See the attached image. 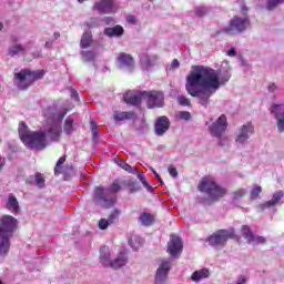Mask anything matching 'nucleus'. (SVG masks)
Segmentation results:
<instances>
[{
    "label": "nucleus",
    "instance_id": "1",
    "mask_svg": "<svg viewBox=\"0 0 284 284\" xmlns=\"http://www.w3.org/2000/svg\"><path fill=\"white\" fill-rule=\"evenodd\" d=\"M232 79L230 71H216L210 67L195 65L186 78V92L200 100L203 108L210 105V99L221 85Z\"/></svg>",
    "mask_w": 284,
    "mask_h": 284
},
{
    "label": "nucleus",
    "instance_id": "2",
    "mask_svg": "<svg viewBox=\"0 0 284 284\" xmlns=\"http://www.w3.org/2000/svg\"><path fill=\"white\" fill-rule=\"evenodd\" d=\"M42 114L47 119V126L43 131H30L26 122H20L19 124L18 132L20 140L29 150H44L45 145H48L45 139L58 141L62 132L61 123H63L68 110L63 106L52 104L43 109Z\"/></svg>",
    "mask_w": 284,
    "mask_h": 284
},
{
    "label": "nucleus",
    "instance_id": "3",
    "mask_svg": "<svg viewBox=\"0 0 284 284\" xmlns=\"http://www.w3.org/2000/svg\"><path fill=\"white\" fill-rule=\"evenodd\" d=\"M19 220L12 215H0V258H6L10 254V239L14 236Z\"/></svg>",
    "mask_w": 284,
    "mask_h": 284
},
{
    "label": "nucleus",
    "instance_id": "4",
    "mask_svg": "<svg viewBox=\"0 0 284 284\" xmlns=\"http://www.w3.org/2000/svg\"><path fill=\"white\" fill-rule=\"evenodd\" d=\"M121 190L119 183H113L110 187L97 186L93 192V203L99 207L110 210L116 205V192Z\"/></svg>",
    "mask_w": 284,
    "mask_h": 284
},
{
    "label": "nucleus",
    "instance_id": "5",
    "mask_svg": "<svg viewBox=\"0 0 284 284\" xmlns=\"http://www.w3.org/2000/svg\"><path fill=\"white\" fill-rule=\"evenodd\" d=\"M197 190L206 194L210 201H219V199H223L227 192L223 186L219 185L212 176L202 178Z\"/></svg>",
    "mask_w": 284,
    "mask_h": 284
},
{
    "label": "nucleus",
    "instance_id": "6",
    "mask_svg": "<svg viewBox=\"0 0 284 284\" xmlns=\"http://www.w3.org/2000/svg\"><path fill=\"white\" fill-rule=\"evenodd\" d=\"M43 77H45V70L31 71L23 69L14 74L19 90H28L34 81H39V79H43Z\"/></svg>",
    "mask_w": 284,
    "mask_h": 284
},
{
    "label": "nucleus",
    "instance_id": "7",
    "mask_svg": "<svg viewBox=\"0 0 284 284\" xmlns=\"http://www.w3.org/2000/svg\"><path fill=\"white\" fill-rule=\"evenodd\" d=\"M210 134L217 139V144L222 148L227 145L229 140L227 136L223 135V133L227 130V118L225 115H221L215 122H213L210 126Z\"/></svg>",
    "mask_w": 284,
    "mask_h": 284
},
{
    "label": "nucleus",
    "instance_id": "8",
    "mask_svg": "<svg viewBox=\"0 0 284 284\" xmlns=\"http://www.w3.org/2000/svg\"><path fill=\"white\" fill-rule=\"evenodd\" d=\"M234 234L235 231L232 227L229 230H219L209 236L206 241L211 247H214V250H223V247L227 245V241L234 239Z\"/></svg>",
    "mask_w": 284,
    "mask_h": 284
},
{
    "label": "nucleus",
    "instance_id": "9",
    "mask_svg": "<svg viewBox=\"0 0 284 284\" xmlns=\"http://www.w3.org/2000/svg\"><path fill=\"white\" fill-rule=\"evenodd\" d=\"M250 27V18L247 16H235L229 26L222 29L225 34H241Z\"/></svg>",
    "mask_w": 284,
    "mask_h": 284
},
{
    "label": "nucleus",
    "instance_id": "10",
    "mask_svg": "<svg viewBox=\"0 0 284 284\" xmlns=\"http://www.w3.org/2000/svg\"><path fill=\"white\" fill-rule=\"evenodd\" d=\"M170 270H172V260L170 258L161 260L155 272L154 284H168Z\"/></svg>",
    "mask_w": 284,
    "mask_h": 284
},
{
    "label": "nucleus",
    "instance_id": "11",
    "mask_svg": "<svg viewBox=\"0 0 284 284\" xmlns=\"http://www.w3.org/2000/svg\"><path fill=\"white\" fill-rule=\"evenodd\" d=\"M144 101L148 103V108H163L165 95L161 91H144Z\"/></svg>",
    "mask_w": 284,
    "mask_h": 284
},
{
    "label": "nucleus",
    "instance_id": "12",
    "mask_svg": "<svg viewBox=\"0 0 284 284\" xmlns=\"http://www.w3.org/2000/svg\"><path fill=\"white\" fill-rule=\"evenodd\" d=\"M254 134V125L252 123H246L242 125L236 134L235 143L243 145L250 141V136Z\"/></svg>",
    "mask_w": 284,
    "mask_h": 284
},
{
    "label": "nucleus",
    "instance_id": "13",
    "mask_svg": "<svg viewBox=\"0 0 284 284\" xmlns=\"http://www.w3.org/2000/svg\"><path fill=\"white\" fill-rule=\"evenodd\" d=\"M271 114H273L276 120L277 131L284 132V104H273L270 108Z\"/></svg>",
    "mask_w": 284,
    "mask_h": 284
},
{
    "label": "nucleus",
    "instance_id": "14",
    "mask_svg": "<svg viewBox=\"0 0 284 284\" xmlns=\"http://www.w3.org/2000/svg\"><path fill=\"white\" fill-rule=\"evenodd\" d=\"M168 252L173 258H176V256L183 252V242L181 241V237L171 235L168 244Z\"/></svg>",
    "mask_w": 284,
    "mask_h": 284
},
{
    "label": "nucleus",
    "instance_id": "15",
    "mask_svg": "<svg viewBox=\"0 0 284 284\" xmlns=\"http://www.w3.org/2000/svg\"><path fill=\"white\" fill-rule=\"evenodd\" d=\"M116 61L120 70L132 72V70L134 69V59H132V55L130 54L120 53Z\"/></svg>",
    "mask_w": 284,
    "mask_h": 284
},
{
    "label": "nucleus",
    "instance_id": "16",
    "mask_svg": "<svg viewBox=\"0 0 284 284\" xmlns=\"http://www.w3.org/2000/svg\"><path fill=\"white\" fill-rule=\"evenodd\" d=\"M124 103L129 105H140L141 101H145V91L143 92H132L128 91L124 95Z\"/></svg>",
    "mask_w": 284,
    "mask_h": 284
},
{
    "label": "nucleus",
    "instance_id": "17",
    "mask_svg": "<svg viewBox=\"0 0 284 284\" xmlns=\"http://www.w3.org/2000/svg\"><path fill=\"white\" fill-rule=\"evenodd\" d=\"M170 130V119L168 116L162 115L159 116L154 124V132L156 136H163L165 132Z\"/></svg>",
    "mask_w": 284,
    "mask_h": 284
},
{
    "label": "nucleus",
    "instance_id": "18",
    "mask_svg": "<svg viewBox=\"0 0 284 284\" xmlns=\"http://www.w3.org/2000/svg\"><path fill=\"white\" fill-rule=\"evenodd\" d=\"M11 41L13 44H11L8 49V55L9 57H18V54H24V52L28 50V44H19V38L12 36Z\"/></svg>",
    "mask_w": 284,
    "mask_h": 284
},
{
    "label": "nucleus",
    "instance_id": "19",
    "mask_svg": "<svg viewBox=\"0 0 284 284\" xmlns=\"http://www.w3.org/2000/svg\"><path fill=\"white\" fill-rule=\"evenodd\" d=\"M283 195H284L283 191L275 192L270 201L257 205V212H263L265 210H270V207H274L278 205V201H281Z\"/></svg>",
    "mask_w": 284,
    "mask_h": 284
},
{
    "label": "nucleus",
    "instance_id": "20",
    "mask_svg": "<svg viewBox=\"0 0 284 284\" xmlns=\"http://www.w3.org/2000/svg\"><path fill=\"white\" fill-rule=\"evenodd\" d=\"M95 9L101 14H110L114 12V0H100L95 3Z\"/></svg>",
    "mask_w": 284,
    "mask_h": 284
},
{
    "label": "nucleus",
    "instance_id": "21",
    "mask_svg": "<svg viewBox=\"0 0 284 284\" xmlns=\"http://www.w3.org/2000/svg\"><path fill=\"white\" fill-rule=\"evenodd\" d=\"M119 214H121V212L115 209L111 212V214L109 215L108 219H101L98 224L99 230H108V227H110V225H112L116 222V219H119Z\"/></svg>",
    "mask_w": 284,
    "mask_h": 284
},
{
    "label": "nucleus",
    "instance_id": "22",
    "mask_svg": "<svg viewBox=\"0 0 284 284\" xmlns=\"http://www.w3.org/2000/svg\"><path fill=\"white\" fill-rule=\"evenodd\" d=\"M7 210L12 212L13 214H20L21 206H19V200H17V196L14 194H9L8 202H7Z\"/></svg>",
    "mask_w": 284,
    "mask_h": 284
},
{
    "label": "nucleus",
    "instance_id": "23",
    "mask_svg": "<svg viewBox=\"0 0 284 284\" xmlns=\"http://www.w3.org/2000/svg\"><path fill=\"white\" fill-rule=\"evenodd\" d=\"M124 32H125V30L123 29V27H121L119 24L115 27L104 29L105 37H110V38L121 39V37H123Z\"/></svg>",
    "mask_w": 284,
    "mask_h": 284
},
{
    "label": "nucleus",
    "instance_id": "24",
    "mask_svg": "<svg viewBox=\"0 0 284 284\" xmlns=\"http://www.w3.org/2000/svg\"><path fill=\"white\" fill-rule=\"evenodd\" d=\"M100 263L104 267H111L112 260L110 258V248L108 246H102L100 248Z\"/></svg>",
    "mask_w": 284,
    "mask_h": 284
},
{
    "label": "nucleus",
    "instance_id": "25",
    "mask_svg": "<svg viewBox=\"0 0 284 284\" xmlns=\"http://www.w3.org/2000/svg\"><path fill=\"white\" fill-rule=\"evenodd\" d=\"M204 278H210V270L207 268H201L193 272L191 275V281H193V283H201Z\"/></svg>",
    "mask_w": 284,
    "mask_h": 284
},
{
    "label": "nucleus",
    "instance_id": "26",
    "mask_svg": "<svg viewBox=\"0 0 284 284\" xmlns=\"http://www.w3.org/2000/svg\"><path fill=\"white\" fill-rule=\"evenodd\" d=\"M124 265H128V256H125V253H120L114 261H111L110 267L119 270L120 267H124Z\"/></svg>",
    "mask_w": 284,
    "mask_h": 284
},
{
    "label": "nucleus",
    "instance_id": "27",
    "mask_svg": "<svg viewBox=\"0 0 284 284\" xmlns=\"http://www.w3.org/2000/svg\"><path fill=\"white\" fill-rule=\"evenodd\" d=\"M125 119H128V120L136 119V113L132 112V111L115 112L113 115V120L115 121V123H119V121H125Z\"/></svg>",
    "mask_w": 284,
    "mask_h": 284
},
{
    "label": "nucleus",
    "instance_id": "28",
    "mask_svg": "<svg viewBox=\"0 0 284 284\" xmlns=\"http://www.w3.org/2000/svg\"><path fill=\"white\" fill-rule=\"evenodd\" d=\"M80 54L84 63H92L97 59V51L94 50H83Z\"/></svg>",
    "mask_w": 284,
    "mask_h": 284
},
{
    "label": "nucleus",
    "instance_id": "29",
    "mask_svg": "<svg viewBox=\"0 0 284 284\" xmlns=\"http://www.w3.org/2000/svg\"><path fill=\"white\" fill-rule=\"evenodd\" d=\"M90 45H92V32L85 31L80 40V47L82 50H87Z\"/></svg>",
    "mask_w": 284,
    "mask_h": 284
},
{
    "label": "nucleus",
    "instance_id": "30",
    "mask_svg": "<svg viewBox=\"0 0 284 284\" xmlns=\"http://www.w3.org/2000/svg\"><path fill=\"white\" fill-rule=\"evenodd\" d=\"M140 223L144 227H150V225H153L154 223V216L150 213H142L140 215Z\"/></svg>",
    "mask_w": 284,
    "mask_h": 284
},
{
    "label": "nucleus",
    "instance_id": "31",
    "mask_svg": "<svg viewBox=\"0 0 284 284\" xmlns=\"http://www.w3.org/2000/svg\"><path fill=\"white\" fill-rule=\"evenodd\" d=\"M63 130H64L65 134H72V132H74V118L73 116H68L65 119Z\"/></svg>",
    "mask_w": 284,
    "mask_h": 284
},
{
    "label": "nucleus",
    "instance_id": "32",
    "mask_svg": "<svg viewBox=\"0 0 284 284\" xmlns=\"http://www.w3.org/2000/svg\"><path fill=\"white\" fill-rule=\"evenodd\" d=\"M129 245L132 247V250L136 251L141 245H143V237L140 236H133L129 240Z\"/></svg>",
    "mask_w": 284,
    "mask_h": 284
},
{
    "label": "nucleus",
    "instance_id": "33",
    "mask_svg": "<svg viewBox=\"0 0 284 284\" xmlns=\"http://www.w3.org/2000/svg\"><path fill=\"white\" fill-rule=\"evenodd\" d=\"M242 235L244 236L245 241H247V243H252L254 240V233H252V230H250V226L247 225L242 226Z\"/></svg>",
    "mask_w": 284,
    "mask_h": 284
},
{
    "label": "nucleus",
    "instance_id": "34",
    "mask_svg": "<svg viewBox=\"0 0 284 284\" xmlns=\"http://www.w3.org/2000/svg\"><path fill=\"white\" fill-rule=\"evenodd\" d=\"M118 165L122 168V170H125V172H129V174H134L136 172V168H133L132 165L128 164L123 160H120Z\"/></svg>",
    "mask_w": 284,
    "mask_h": 284
},
{
    "label": "nucleus",
    "instance_id": "35",
    "mask_svg": "<svg viewBox=\"0 0 284 284\" xmlns=\"http://www.w3.org/2000/svg\"><path fill=\"white\" fill-rule=\"evenodd\" d=\"M134 174H136L138 179H140L143 187H145L148 192H154V187L150 186V184H148V181H145V179L143 178V173L139 172V170L136 169V172Z\"/></svg>",
    "mask_w": 284,
    "mask_h": 284
},
{
    "label": "nucleus",
    "instance_id": "36",
    "mask_svg": "<svg viewBox=\"0 0 284 284\" xmlns=\"http://www.w3.org/2000/svg\"><path fill=\"white\" fill-rule=\"evenodd\" d=\"M245 194H247V190L245 189H239L233 192V203H237V201H241V199H243Z\"/></svg>",
    "mask_w": 284,
    "mask_h": 284
},
{
    "label": "nucleus",
    "instance_id": "37",
    "mask_svg": "<svg viewBox=\"0 0 284 284\" xmlns=\"http://www.w3.org/2000/svg\"><path fill=\"white\" fill-rule=\"evenodd\" d=\"M263 192V187L260 185H254L253 189L251 190V199L256 200L258 199V194Z\"/></svg>",
    "mask_w": 284,
    "mask_h": 284
},
{
    "label": "nucleus",
    "instance_id": "38",
    "mask_svg": "<svg viewBox=\"0 0 284 284\" xmlns=\"http://www.w3.org/2000/svg\"><path fill=\"white\" fill-rule=\"evenodd\" d=\"M65 163V156H61L54 168V174L59 175L61 173V166Z\"/></svg>",
    "mask_w": 284,
    "mask_h": 284
},
{
    "label": "nucleus",
    "instance_id": "39",
    "mask_svg": "<svg viewBox=\"0 0 284 284\" xmlns=\"http://www.w3.org/2000/svg\"><path fill=\"white\" fill-rule=\"evenodd\" d=\"M90 123L93 141H97V139H99V129L97 128V122L94 120H91Z\"/></svg>",
    "mask_w": 284,
    "mask_h": 284
},
{
    "label": "nucleus",
    "instance_id": "40",
    "mask_svg": "<svg viewBox=\"0 0 284 284\" xmlns=\"http://www.w3.org/2000/svg\"><path fill=\"white\" fill-rule=\"evenodd\" d=\"M280 3H284V0H268L266 3L267 10H274L276 6H280Z\"/></svg>",
    "mask_w": 284,
    "mask_h": 284
},
{
    "label": "nucleus",
    "instance_id": "41",
    "mask_svg": "<svg viewBox=\"0 0 284 284\" xmlns=\"http://www.w3.org/2000/svg\"><path fill=\"white\" fill-rule=\"evenodd\" d=\"M252 243H257L258 245H265V243H267V239L261 235H257V236L253 235Z\"/></svg>",
    "mask_w": 284,
    "mask_h": 284
},
{
    "label": "nucleus",
    "instance_id": "42",
    "mask_svg": "<svg viewBox=\"0 0 284 284\" xmlns=\"http://www.w3.org/2000/svg\"><path fill=\"white\" fill-rule=\"evenodd\" d=\"M178 118L182 119V121H190V119L192 118V114L187 111H180L178 112Z\"/></svg>",
    "mask_w": 284,
    "mask_h": 284
},
{
    "label": "nucleus",
    "instance_id": "43",
    "mask_svg": "<svg viewBox=\"0 0 284 284\" xmlns=\"http://www.w3.org/2000/svg\"><path fill=\"white\" fill-rule=\"evenodd\" d=\"M36 184L38 187H43V185H45V180H43V175H41V173L36 174Z\"/></svg>",
    "mask_w": 284,
    "mask_h": 284
},
{
    "label": "nucleus",
    "instance_id": "44",
    "mask_svg": "<svg viewBox=\"0 0 284 284\" xmlns=\"http://www.w3.org/2000/svg\"><path fill=\"white\" fill-rule=\"evenodd\" d=\"M195 14H196V17H205V14H207V8H205V7H197L195 9Z\"/></svg>",
    "mask_w": 284,
    "mask_h": 284
},
{
    "label": "nucleus",
    "instance_id": "45",
    "mask_svg": "<svg viewBox=\"0 0 284 284\" xmlns=\"http://www.w3.org/2000/svg\"><path fill=\"white\" fill-rule=\"evenodd\" d=\"M141 63L146 65V68H150V65H154V62H152V58L144 55L141 58Z\"/></svg>",
    "mask_w": 284,
    "mask_h": 284
},
{
    "label": "nucleus",
    "instance_id": "46",
    "mask_svg": "<svg viewBox=\"0 0 284 284\" xmlns=\"http://www.w3.org/2000/svg\"><path fill=\"white\" fill-rule=\"evenodd\" d=\"M168 172L170 174V176H172L173 179H176V176H179V171H176V168L170 165L168 168Z\"/></svg>",
    "mask_w": 284,
    "mask_h": 284
},
{
    "label": "nucleus",
    "instance_id": "47",
    "mask_svg": "<svg viewBox=\"0 0 284 284\" xmlns=\"http://www.w3.org/2000/svg\"><path fill=\"white\" fill-rule=\"evenodd\" d=\"M178 102L180 103V105H190V100L185 98V95H180L178 98Z\"/></svg>",
    "mask_w": 284,
    "mask_h": 284
},
{
    "label": "nucleus",
    "instance_id": "48",
    "mask_svg": "<svg viewBox=\"0 0 284 284\" xmlns=\"http://www.w3.org/2000/svg\"><path fill=\"white\" fill-rule=\"evenodd\" d=\"M235 284H247V277L245 275H239Z\"/></svg>",
    "mask_w": 284,
    "mask_h": 284
},
{
    "label": "nucleus",
    "instance_id": "49",
    "mask_svg": "<svg viewBox=\"0 0 284 284\" xmlns=\"http://www.w3.org/2000/svg\"><path fill=\"white\" fill-rule=\"evenodd\" d=\"M181 63L179 62L178 59H174L171 63V67L168 68V70H178V68H180Z\"/></svg>",
    "mask_w": 284,
    "mask_h": 284
},
{
    "label": "nucleus",
    "instance_id": "50",
    "mask_svg": "<svg viewBox=\"0 0 284 284\" xmlns=\"http://www.w3.org/2000/svg\"><path fill=\"white\" fill-rule=\"evenodd\" d=\"M103 23H105L106 26H114V23H116V21H114V18H112V17H105L103 19Z\"/></svg>",
    "mask_w": 284,
    "mask_h": 284
},
{
    "label": "nucleus",
    "instance_id": "51",
    "mask_svg": "<svg viewBox=\"0 0 284 284\" xmlns=\"http://www.w3.org/2000/svg\"><path fill=\"white\" fill-rule=\"evenodd\" d=\"M267 90H268V92H276V90H278V85H276V83H274V82H271L267 85Z\"/></svg>",
    "mask_w": 284,
    "mask_h": 284
},
{
    "label": "nucleus",
    "instance_id": "52",
    "mask_svg": "<svg viewBox=\"0 0 284 284\" xmlns=\"http://www.w3.org/2000/svg\"><path fill=\"white\" fill-rule=\"evenodd\" d=\"M70 95L71 99H74V101H79V93L75 90L71 89Z\"/></svg>",
    "mask_w": 284,
    "mask_h": 284
},
{
    "label": "nucleus",
    "instance_id": "53",
    "mask_svg": "<svg viewBox=\"0 0 284 284\" xmlns=\"http://www.w3.org/2000/svg\"><path fill=\"white\" fill-rule=\"evenodd\" d=\"M129 186H131V192H139V185L134 182L129 183Z\"/></svg>",
    "mask_w": 284,
    "mask_h": 284
},
{
    "label": "nucleus",
    "instance_id": "54",
    "mask_svg": "<svg viewBox=\"0 0 284 284\" xmlns=\"http://www.w3.org/2000/svg\"><path fill=\"white\" fill-rule=\"evenodd\" d=\"M126 21H128V23L134 24V23H136V18L134 16H128Z\"/></svg>",
    "mask_w": 284,
    "mask_h": 284
},
{
    "label": "nucleus",
    "instance_id": "55",
    "mask_svg": "<svg viewBox=\"0 0 284 284\" xmlns=\"http://www.w3.org/2000/svg\"><path fill=\"white\" fill-rule=\"evenodd\" d=\"M3 168H6V158H2V156L0 155V172L3 171Z\"/></svg>",
    "mask_w": 284,
    "mask_h": 284
},
{
    "label": "nucleus",
    "instance_id": "56",
    "mask_svg": "<svg viewBox=\"0 0 284 284\" xmlns=\"http://www.w3.org/2000/svg\"><path fill=\"white\" fill-rule=\"evenodd\" d=\"M87 26L89 28H97L99 26V23L94 20H91V21L87 22Z\"/></svg>",
    "mask_w": 284,
    "mask_h": 284
},
{
    "label": "nucleus",
    "instance_id": "57",
    "mask_svg": "<svg viewBox=\"0 0 284 284\" xmlns=\"http://www.w3.org/2000/svg\"><path fill=\"white\" fill-rule=\"evenodd\" d=\"M227 57H236V49L231 48L227 52H226Z\"/></svg>",
    "mask_w": 284,
    "mask_h": 284
},
{
    "label": "nucleus",
    "instance_id": "58",
    "mask_svg": "<svg viewBox=\"0 0 284 284\" xmlns=\"http://www.w3.org/2000/svg\"><path fill=\"white\" fill-rule=\"evenodd\" d=\"M151 171L154 174V176L158 179V181H160V183L163 184V180H161V175H159V173L152 168H151Z\"/></svg>",
    "mask_w": 284,
    "mask_h": 284
},
{
    "label": "nucleus",
    "instance_id": "59",
    "mask_svg": "<svg viewBox=\"0 0 284 284\" xmlns=\"http://www.w3.org/2000/svg\"><path fill=\"white\" fill-rule=\"evenodd\" d=\"M53 43H54V40H49L44 43V48L50 49L52 48Z\"/></svg>",
    "mask_w": 284,
    "mask_h": 284
},
{
    "label": "nucleus",
    "instance_id": "60",
    "mask_svg": "<svg viewBox=\"0 0 284 284\" xmlns=\"http://www.w3.org/2000/svg\"><path fill=\"white\" fill-rule=\"evenodd\" d=\"M59 37H61V33H59V32H54L53 33L54 41H57V39H59Z\"/></svg>",
    "mask_w": 284,
    "mask_h": 284
},
{
    "label": "nucleus",
    "instance_id": "61",
    "mask_svg": "<svg viewBox=\"0 0 284 284\" xmlns=\"http://www.w3.org/2000/svg\"><path fill=\"white\" fill-rule=\"evenodd\" d=\"M33 57H34L36 59H39V57H41V52H38L37 54H33Z\"/></svg>",
    "mask_w": 284,
    "mask_h": 284
},
{
    "label": "nucleus",
    "instance_id": "62",
    "mask_svg": "<svg viewBox=\"0 0 284 284\" xmlns=\"http://www.w3.org/2000/svg\"><path fill=\"white\" fill-rule=\"evenodd\" d=\"M3 30V23L0 22V32Z\"/></svg>",
    "mask_w": 284,
    "mask_h": 284
},
{
    "label": "nucleus",
    "instance_id": "63",
    "mask_svg": "<svg viewBox=\"0 0 284 284\" xmlns=\"http://www.w3.org/2000/svg\"><path fill=\"white\" fill-rule=\"evenodd\" d=\"M242 10L245 12V11L247 10V8H246V7H243Z\"/></svg>",
    "mask_w": 284,
    "mask_h": 284
},
{
    "label": "nucleus",
    "instance_id": "64",
    "mask_svg": "<svg viewBox=\"0 0 284 284\" xmlns=\"http://www.w3.org/2000/svg\"><path fill=\"white\" fill-rule=\"evenodd\" d=\"M152 60H153V61H156V57H153Z\"/></svg>",
    "mask_w": 284,
    "mask_h": 284
}]
</instances>
